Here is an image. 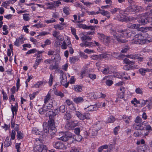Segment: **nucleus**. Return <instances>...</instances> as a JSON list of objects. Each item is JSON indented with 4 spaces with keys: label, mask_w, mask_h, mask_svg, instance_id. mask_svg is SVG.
Here are the masks:
<instances>
[{
    "label": "nucleus",
    "mask_w": 152,
    "mask_h": 152,
    "mask_svg": "<svg viewBox=\"0 0 152 152\" xmlns=\"http://www.w3.org/2000/svg\"><path fill=\"white\" fill-rule=\"evenodd\" d=\"M109 54L108 53H104L102 54H100V58H101V59L103 58H108V56L107 55H109Z\"/></svg>",
    "instance_id": "obj_42"
},
{
    "label": "nucleus",
    "mask_w": 152,
    "mask_h": 152,
    "mask_svg": "<svg viewBox=\"0 0 152 152\" xmlns=\"http://www.w3.org/2000/svg\"><path fill=\"white\" fill-rule=\"evenodd\" d=\"M73 100L74 102L79 104L83 102L84 101V99L82 97H78L74 98Z\"/></svg>",
    "instance_id": "obj_19"
},
{
    "label": "nucleus",
    "mask_w": 152,
    "mask_h": 152,
    "mask_svg": "<svg viewBox=\"0 0 152 152\" xmlns=\"http://www.w3.org/2000/svg\"><path fill=\"white\" fill-rule=\"evenodd\" d=\"M79 54L81 57H83L85 59H87L88 57V56L83 53L80 52Z\"/></svg>",
    "instance_id": "obj_56"
},
{
    "label": "nucleus",
    "mask_w": 152,
    "mask_h": 152,
    "mask_svg": "<svg viewBox=\"0 0 152 152\" xmlns=\"http://www.w3.org/2000/svg\"><path fill=\"white\" fill-rule=\"evenodd\" d=\"M147 35V34L146 33H142V34H139L137 35H136L135 36V39H136V40H137V43L141 44H145L147 40L144 38H142V36L143 37V35L144 36L145 35Z\"/></svg>",
    "instance_id": "obj_2"
},
{
    "label": "nucleus",
    "mask_w": 152,
    "mask_h": 152,
    "mask_svg": "<svg viewBox=\"0 0 152 152\" xmlns=\"http://www.w3.org/2000/svg\"><path fill=\"white\" fill-rule=\"evenodd\" d=\"M112 31L114 37L117 40L118 42L122 43H126L128 42L127 40L123 38L127 37V36L128 35L131 33H128L126 31L120 30L118 31L119 33H120V34H118V33L115 34V32L114 30Z\"/></svg>",
    "instance_id": "obj_1"
},
{
    "label": "nucleus",
    "mask_w": 152,
    "mask_h": 152,
    "mask_svg": "<svg viewBox=\"0 0 152 152\" xmlns=\"http://www.w3.org/2000/svg\"><path fill=\"white\" fill-rule=\"evenodd\" d=\"M56 132V131H50V134L49 133L48 136L50 138L51 137V139H52L53 137L55 135V133Z\"/></svg>",
    "instance_id": "obj_44"
},
{
    "label": "nucleus",
    "mask_w": 152,
    "mask_h": 152,
    "mask_svg": "<svg viewBox=\"0 0 152 152\" xmlns=\"http://www.w3.org/2000/svg\"><path fill=\"white\" fill-rule=\"evenodd\" d=\"M142 123L139 124H134L133 125V128L134 129L137 130H142L144 129V127L142 126Z\"/></svg>",
    "instance_id": "obj_14"
},
{
    "label": "nucleus",
    "mask_w": 152,
    "mask_h": 152,
    "mask_svg": "<svg viewBox=\"0 0 152 152\" xmlns=\"http://www.w3.org/2000/svg\"><path fill=\"white\" fill-rule=\"evenodd\" d=\"M11 127L13 128L15 130H12V132L11 135V138L12 140H14L15 135V130H18V126L17 124L15 125V122L13 121V120H11Z\"/></svg>",
    "instance_id": "obj_7"
},
{
    "label": "nucleus",
    "mask_w": 152,
    "mask_h": 152,
    "mask_svg": "<svg viewBox=\"0 0 152 152\" xmlns=\"http://www.w3.org/2000/svg\"><path fill=\"white\" fill-rule=\"evenodd\" d=\"M80 131V129L79 127L75 128L74 130V132L76 134H79Z\"/></svg>",
    "instance_id": "obj_59"
},
{
    "label": "nucleus",
    "mask_w": 152,
    "mask_h": 152,
    "mask_svg": "<svg viewBox=\"0 0 152 152\" xmlns=\"http://www.w3.org/2000/svg\"><path fill=\"white\" fill-rule=\"evenodd\" d=\"M74 128V123L73 121L67 122L65 126V128L67 130H73Z\"/></svg>",
    "instance_id": "obj_10"
},
{
    "label": "nucleus",
    "mask_w": 152,
    "mask_h": 152,
    "mask_svg": "<svg viewBox=\"0 0 152 152\" xmlns=\"http://www.w3.org/2000/svg\"><path fill=\"white\" fill-rule=\"evenodd\" d=\"M56 95L57 96H60L61 98L63 97L64 96V94L60 91L56 92Z\"/></svg>",
    "instance_id": "obj_62"
},
{
    "label": "nucleus",
    "mask_w": 152,
    "mask_h": 152,
    "mask_svg": "<svg viewBox=\"0 0 152 152\" xmlns=\"http://www.w3.org/2000/svg\"><path fill=\"white\" fill-rule=\"evenodd\" d=\"M11 110L13 114V117L14 115V112H15V114H16L18 110L17 107L13 106L12 105Z\"/></svg>",
    "instance_id": "obj_36"
},
{
    "label": "nucleus",
    "mask_w": 152,
    "mask_h": 152,
    "mask_svg": "<svg viewBox=\"0 0 152 152\" xmlns=\"http://www.w3.org/2000/svg\"><path fill=\"white\" fill-rule=\"evenodd\" d=\"M122 118L126 123L128 124L129 123V121L130 120L129 117L126 115H123Z\"/></svg>",
    "instance_id": "obj_47"
},
{
    "label": "nucleus",
    "mask_w": 152,
    "mask_h": 152,
    "mask_svg": "<svg viewBox=\"0 0 152 152\" xmlns=\"http://www.w3.org/2000/svg\"><path fill=\"white\" fill-rule=\"evenodd\" d=\"M45 4L47 7L46 8L47 9H52L55 6V4L52 2L46 3H45Z\"/></svg>",
    "instance_id": "obj_33"
},
{
    "label": "nucleus",
    "mask_w": 152,
    "mask_h": 152,
    "mask_svg": "<svg viewBox=\"0 0 152 152\" xmlns=\"http://www.w3.org/2000/svg\"><path fill=\"white\" fill-rule=\"evenodd\" d=\"M103 41L104 44L106 46H108L110 42V38L108 37L105 38Z\"/></svg>",
    "instance_id": "obj_39"
},
{
    "label": "nucleus",
    "mask_w": 152,
    "mask_h": 152,
    "mask_svg": "<svg viewBox=\"0 0 152 152\" xmlns=\"http://www.w3.org/2000/svg\"><path fill=\"white\" fill-rule=\"evenodd\" d=\"M97 108V104H96L94 105H90L87 107L85 108L84 109L86 111H91L96 110Z\"/></svg>",
    "instance_id": "obj_11"
},
{
    "label": "nucleus",
    "mask_w": 152,
    "mask_h": 152,
    "mask_svg": "<svg viewBox=\"0 0 152 152\" xmlns=\"http://www.w3.org/2000/svg\"><path fill=\"white\" fill-rule=\"evenodd\" d=\"M49 132V128L48 127H43V129L42 130H40L41 135L47 136Z\"/></svg>",
    "instance_id": "obj_12"
},
{
    "label": "nucleus",
    "mask_w": 152,
    "mask_h": 152,
    "mask_svg": "<svg viewBox=\"0 0 152 152\" xmlns=\"http://www.w3.org/2000/svg\"><path fill=\"white\" fill-rule=\"evenodd\" d=\"M59 34V32L58 31H55L53 32V37H56L57 39H58V35Z\"/></svg>",
    "instance_id": "obj_49"
},
{
    "label": "nucleus",
    "mask_w": 152,
    "mask_h": 152,
    "mask_svg": "<svg viewBox=\"0 0 152 152\" xmlns=\"http://www.w3.org/2000/svg\"><path fill=\"white\" fill-rule=\"evenodd\" d=\"M66 109L67 108H66L64 105H62L59 107L58 109V113L59 112H60L62 113H64L66 111Z\"/></svg>",
    "instance_id": "obj_28"
},
{
    "label": "nucleus",
    "mask_w": 152,
    "mask_h": 152,
    "mask_svg": "<svg viewBox=\"0 0 152 152\" xmlns=\"http://www.w3.org/2000/svg\"><path fill=\"white\" fill-rule=\"evenodd\" d=\"M70 59L71 62L73 63H75L76 61L78 60V58L76 57H70Z\"/></svg>",
    "instance_id": "obj_53"
},
{
    "label": "nucleus",
    "mask_w": 152,
    "mask_h": 152,
    "mask_svg": "<svg viewBox=\"0 0 152 152\" xmlns=\"http://www.w3.org/2000/svg\"><path fill=\"white\" fill-rule=\"evenodd\" d=\"M134 121L136 124H140L142 123V124L144 123V122H142V118L139 116H137L134 120Z\"/></svg>",
    "instance_id": "obj_31"
},
{
    "label": "nucleus",
    "mask_w": 152,
    "mask_h": 152,
    "mask_svg": "<svg viewBox=\"0 0 152 152\" xmlns=\"http://www.w3.org/2000/svg\"><path fill=\"white\" fill-rule=\"evenodd\" d=\"M98 35L99 39L101 40H104V39L105 38L104 35L102 34H100V33H98Z\"/></svg>",
    "instance_id": "obj_57"
},
{
    "label": "nucleus",
    "mask_w": 152,
    "mask_h": 152,
    "mask_svg": "<svg viewBox=\"0 0 152 152\" xmlns=\"http://www.w3.org/2000/svg\"><path fill=\"white\" fill-rule=\"evenodd\" d=\"M103 73L105 75L110 73V68L108 67H106L104 68L102 71Z\"/></svg>",
    "instance_id": "obj_35"
},
{
    "label": "nucleus",
    "mask_w": 152,
    "mask_h": 152,
    "mask_svg": "<svg viewBox=\"0 0 152 152\" xmlns=\"http://www.w3.org/2000/svg\"><path fill=\"white\" fill-rule=\"evenodd\" d=\"M10 4L9 1H6L4 2L2 4V5L6 8H7V7L9 6Z\"/></svg>",
    "instance_id": "obj_58"
},
{
    "label": "nucleus",
    "mask_w": 152,
    "mask_h": 152,
    "mask_svg": "<svg viewBox=\"0 0 152 152\" xmlns=\"http://www.w3.org/2000/svg\"><path fill=\"white\" fill-rule=\"evenodd\" d=\"M101 14L102 15L107 16L108 18H109L110 17L109 15L110 13L108 11L103 10V11L101 12Z\"/></svg>",
    "instance_id": "obj_38"
},
{
    "label": "nucleus",
    "mask_w": 152,
    "mask_h": 152,
    "mask_svg": "<svg viewBox=\"0 0 152 152\" xmlns=\"http://www.w3.org/2000/svg\"><path fill=\"white\" fill-rule=\"evenodd\" d=\"M124 62L126 64H128L131 67V69H134L136 68H138L137 66V65H134L135 64L134 61H130L129 59L126 58L124 60Z\"/></svg>",
    "instance_id": "obj_4"
},
{
    "label": "nucleus",
    "mask_w": 152,
    "mask_h": 152,
    "mask_svg": "<svg viewBox=\"0 0 152 152\" xmlns=\"http://www.w3.org/2000/svg\"><path fill=\"white\" fill-rule=\"evenodd\" d=\"M118 77L122 79L124 78L126 80H128L130 79V76L128 75L127 73H124L121 74L120 77L118 76Z\"/></svg>",
    "instance_id": "obj_26"
},
{
    "label": "nucleus",
    "mask_w": 152,
    "mask_h": 152,
    "mask_svg": "<svg viewBox=\"0 0 152 152\" xmlns=\"http://www.w3.org/2000/svg\"><path fill=\"white\" fill-rule=\"evenodd\" d=\"M53 145L55 148L58 149H63L65 147L64 145L60 141L53 142Z\"/></svg>",
    "instance_id": "obj_8"
},
{
    "label": "nucleus",
    "mask_w": 152,
    "mask_h": 152,
    "mask_svg": "<svg viewBox=\"0 0 152 152\" xmlns=\"http://www.w3.org/2000/svg\"><path fill=\"white\" fill-rule=\"evenodd\" d=\"M64 118L66 120L68 121L72 118L71 114L67 111L66 112L64 116Z\"/></svg>",
    "instance_id": "obj_25"
},
{
    "label": "nucleus",
    "mask_w": 152,
    "mask_h": 152,
    "mask_svg": "<svg viewBox=\"0 0 152 152\" xmlns=\"http://www.w3.org/2000/svg\"><path fill=\"white\" fill-rule=\"evenodd\" d=\"M50 94H48L44 98V103L45 104L50 99Z\"/></svg>",
    "instance_id": "obj_43"
},
{
    "label": "nucleus",
    "mask_w": 152,
    "mask_h": 152,
    "mask_svg": "<svg viewBox=\"0 0 152 152\" xmlns=\"http://www.w3.org/2000/svg\"><path fill=\"white\" fill-rule=\"evenodd\" d=\"M73 88L74 90L78 92H81L83 90L82 87L80 85H74Z\"/></svg>",
    "instance_id": "obj_20"
},
{
    "label": "nucleus",
    "mask_w": 152,
    "mask_h": 152,
    "mask_svg": "<svg viewBox=\"0 0 152 152\" xmlns=\"http://www.w3.org/2000/svg\"><path fill=\"white\" fill-rule=\"evenodd\" d=\"M53 77L52 74H50V79L49 81V85L50 86H52L53 83Z\"/></svg>",
    "instance_id": "obj_50"
},
{
    "label": "nucleus",
    "mask_w": 152,
    "mask_h": 152,
    "mask_svg": "<svg viewBox=\"0 0 152 152\" xmlns=\"http://www.w3.org/2000/svg\"><path fill=\"white\" fill-rule=\"evenodd\" d=\"M43 107L44 110L46 112L48 111H49L50 110H52L53 109V105L50 104H46Z\"/></svg>",
    "instance_id": "obj_16"
},
{
    "label": "nucleus",
    "mask_w": 152,
    "mask_h": 152,
    "mask_svg": "<svg viewBox=\"0 0 152 152\" xmlns=\"http://www.w3.org/2000/svg\"><path fill=\"white\" fill-rule=\"evenodd\" d=\"M80 39L82 41H86V40L90 41L92 39V37H91L83 35L81 37Z\"/></svg>",
    "instance_id": "obj_27"
},
{
    "label": "nucleus",
    "mask_w": 152,
    "mask_h": 152,
    "mask_svg": "<svg viewBox=\"0 0 152 152\" xmlns=\"http://www.w3.org/2000/svg\"><path fill=\"white\" fill-rule=\"evenodd\" d=\"M125 90L124 87H120L119 89L118 90V97L120 98H123L124 97V93L125 92Z\"/></svg>",
    "instance_id": "obj_13"
},
{
    "label": "nucleus",
    "mask_w": 152,
    "mask_h": 152,
    "mask_svg": "<svg viewBox=\"0 0 152 152\" xmlns=\"http://www.w3.org/2000/svg\"><path fill=\"white\" fill-rule=\"evenodd\" d=\"M58 68V64L57 63H55V64L53 66L52 65H50L49 67V69L51 70L57 69Z\"/></svg>",
    "instance_id": "obj_37"
},
{
    "label": "nucleus",
    "mask_w": 152,
    "mask_h": 152,
    "mask_svg": "<svg viewBox=\"0 0 152 152\" xmlns=\"http://www.w3.org/2000/svg\"><path fill=\"white\" fill-rule=\"evenodd\" d=\"M40 129L37 130H33L32 131V133L33 134H35L36 135H40Z\"/></svg>",
    "instance_id": "obj_51"
},
{
    "label": "nucleus",
    "mask_w": 152,
    "mask_h": 152,
    "mask_svg": "<svg viewBox=\"0 0 152 152\" xmlns=\"http://www.w3.org/2000/svg\"><path fill=\"white\" fill-rule=\"evenodd\" d=\"M139 72L142 75H144L146 72H152V69H144L143 68H140L139 70Z\"/></svg>",
    "instance_id": "obj_15"
},
{
    "label": "nucleus",
    "mask_w": 152,
    "mask_h": 152,
    "mask_svg": "<svg viewBox=\"0 0 152 152\" xmlns=\"http://www.w3.org/2000/svg\"><path fill=\"white\" fill-rule=\"evenodd\" d=\"M115 121V118L113 116H110L106 121L107 123H113Z\"/></svg>",
    "instance_id": "obj_32"
},
{
    "label": "nucleus",
    "mask_w": 152,
    "mask_h": 152,
    "mask_svg": "<svg viewBox=\"0 0 152 152\" xmlns=\"http://www.w3.org/2000/svg\"><path fill=\"white\" fill-rule=\"evenodd\" d=\"M58 113V109L54 110V112L53 111H49L46 113V116L49 117V120L54 119V117Z\"/></svg>",
    "instance_id": "obj_5"
},
{
    "label": "nucleus",
    "mask_w": 152,
    "mask_h": 152,
    "mask_svg": "<svg viewBox=\"0 0 152 152\" xmlns=\"http://www.w3.org/2000/svg\"><path fill=\"white\" fill-rule=\"evenodd\" d=\"M139 20L142 25H145L151 22V18L149 17H146L145 15L142 16Z\"/></svg>",
    "instance_id": "obj_6"
},
{
    "label": "nucleus",
    "mask_w": 152,
    "mask_h": 152,
    "mask_svg": "<svg viewBox=\"0 0 152 152\" xmlns=\"http://www.w3.org/2000/svg\"><path fill=\"white\" fill-rule=\"evenodd\" d=\"M139 56H138L137 58V59L139 62H141L143 61L144 58L139 53Z\"/></svg>",
    "instance_id": "obj_46"
},
{
    "label": "nucleus",
    "mask_w": 152,
    "mask_h": 152,
    "mask_svg": "<svg viewBox=\"0 0 152 152\" xmlns=\"http://www.w3.org/2000/svg\"><path fill=\"white\" fill-rule=\"evenodd\" d=\"M142 9V7L141 6H136L132 7L131 9L129 10L130 11H134L136 12H139Z\"/></svg>",
    "instance_id": "obj_17"
},
{
    "label": "nucleus",
    "mask_w": 152,
    "mask_h": 152,
    "mask_svg": "<svg viewBox=\"0 0 152 152\" xmlns=\"http://www.w3.org/2000/svg\"><path fill=\"white\" fill-rule=\"evenodd\" d=\"M106 84L108 86H110L113 83V82L112 80H107L105 82Z\"/></svg>",
    "instance_id": "obj_45"
},
{
    "label": "nucleus",
    "mask_w": 152,
    "mask_h": 152,
    "mask_svg": "<svg viewBox=\"0 0 152 152\" xmlns=\"http://www.w3.org/2000/svg\"><path fill=\"white\" fill-rule=\"evenodd\" d=\"M48 125L49 126V128H50V131H56V129L55 127L54 119L49 120L48 121Z\"/></svg>",
    "instance_id": "obj_9"
},
{
    "label": "nucleus",
    "mask_w": 152,
    "mask_h": 152,
    "mask_svg": "<svg viewBox=\"0 0 152 152\" xmlns=\"http://www.w3.org/2000/svg\"><path fill=\"white\" fill-rule=\"evenodd\" d=\"M82 138V136L79 134H76V135H74L73 137V141L75 140L80 142Z\"/></svg>",
    "instance_id": "obj_22"
},
{
    "label": "nucleus",
    "mask_w": 152,
    "mask_h": 152,
    "mask_svg": "<svg viewBox=\"0 0 152 152\" xmlns=\"http://www.w3.org/2000/svg\"><path fill=\"white\" fill-rule=\"evenodd\" d=\"M43 84V82L42 81H40L38 82L37 83L35 84L34 85V86L36 88H39L40 86L42 85Z\"/></svg>",
    "instance_id": "obj_60"
},
{
    "label": "nucleus",
    "mask_w": 152,
    "mask_h": 152,
    "mask_svg": "<svg viewBox=\"0 0 152 152\" xmlns=\"http://www.w3.org/2000/svg\"><path fill=\"white\" fill-rule=\"evenodd\" d=\"M60 78L61 80V84H62V82H63V80H64V81H66V77L64 73L62 71H60Z\"/></svg>",
    "instance_id": "obj_23"
},
{
    "label": "nucleus",
    "mask_w": 152,
    "mask_h": 152,
    "mask_svg": "<svg viewBox=\"0 0 152 152\" xmlns=\"http://www.w3.org/2000/svg\"><path fill=\"white\" fill-rule=\"evenodd\" d=\"M86 47H91L93 45V42H88L86 41H85Z\"/></svg>",
    "instance_id": "obj_55"
},
{
    "label": "nucleus",
    "mask_w": 152,
    "mask_h": 152,
    "mask_svg": "<svg viewBox=\"0 0 152 152\" xmlns=\"http://www.w3.org/2000/svg\"><path fill=\"white\" fill-rule=\"evenodd\" d=\"M38 93V92L37 91L36 92H34L32 94H30L29 96L30 97V99L31 100L33 99L35 97V96L37 94V93Z\"/></svg>",
    "instance_id": "obj_54"
},
{
    "label": "nucleus",
    "mask_w": 152,
    "mask_h": 152,
    "mask_svg": "<svg viewBox=\"0 0 152 152\" xmlns=\"http://www.w3.org/2000/svg\"><path fill=\"white\" fill-rule=\"evenodd\" d=\"M91 58L93 60H99L101 59L100 54L99 55H93L91 56Z\"/></svg>",
    "instance_id": "obj_34"
},
{
    "label": "nucleus",
    "mask_w": 152,
    "mask_h": 152,
    "mask_svg": "<svg viewBox=\"0 0 152 152\" xmlns=\"http://www.w3.org/2000/svg\"><path fill=\"white\" fill-rule=\"evenodd\" d=\"M59 139L60 140H62L64 142H66L68 140L70 141V140H69V138H68L65 134L59 138Z\"/></svg>",
    "instance_id": "obj_40"
},
{
    "label": "nucleus",
    "mask_w": 152,
    "mask_h": 152,
    "mask_svg": "<svg viewBox=\"0 0 152 152\" xmlns=\"http://www.w3.org/2000/svg\"><path fill=\"white\" fill-rule=\"evenodd\" d=\"M54 28L56 29H60V30H62L63 28V27L59 24L54 25Z\"/></svg>",
    "instance_id": "obj_52"
},
{
    "label": "nucleus",
    "mask_w": 152,
    "mask_h": 152,
    "mask_svg": "<svg viewBox=\"0 0 152 152\" xmlns=\"http://www.w3.org/2000/svg\"><path fill=\"white\" fill-rule=\"evenodd\" d=\"M65 135L69 138V140L73 142V137L74 135H72V134L69 132H67L65 133Z\"/></svg>",
    "instance_id": "obj_24"
},
{
    "label": "nucleus",
    "mask_w": 152,
    "mask_h": 152,
    "mask_svg": "<svg viewBox=\"0 0 152 152\" xmlns=\"http://www.w3.org/2000/svg\"><path fill=\"white\" fill-rule=\"evenodd\" d=\"M111 56L115 58L119 59L123 57V56H124V55L121 54L119 55V54L118 53L114 52L111 53Z\"/></svg>",
    "instance_id": "obj_21"
},
{
    "label": "nucleus",
    "mask_w": 152,
    "mask_h": 152,
    "mask_svg": "<svg viewBox=\"0 0 152 152\" xmlns=\"http://www.w3.org/2000/svg\"><path fill=\"white\" fill-rule=\"evenodd\" d=\"M37 52V50L34 49H32L31 50H29L28 51V52L26 53V54H30L32 53H34Z\"/></svg>",
    "instance_id": "obj_61"
},
{
    "label": "nucleus",
    "mask_w": 152,
    "mask_h": 152,
    "mask_svg": "<svg viewBox=\"0 0 152 152\" xmlns=\"http://www.w3.org/2000/svg\"><path fill=\"white\" fill-rule=\"evenodd\" d=\"M34 150L36 152H47V151L46 146L43 144L36 146L34 148Z\"/></svg>",
    "instance_id": "obj_3"
},
{
    "label": "nucleus",
    "mask_w": 152,
    "mask_h": 152,
    "mask_svg": "<svg viewBox=\"0 0 152 152\" xmlns=\"http://www.w3.org/2000/svg\"><path fill=\"white\" fill-rule=\"evenodd\" d=\"M139 53L135 54L128 55L126 56L128 58L132 59H137Z\"/></svg>",
    "instance_id": "obj_29"
},
{
    "label": "nucleus",
    "mask_w": 152,
    "mask_h": 152,
    "mask_svg": "<svg viewBox=\"0 0 152 152\" xmlns=\"http://www.w3.org/2000/svg\"><path fill=\"white\" fill-rule=\"evenodd\" d=\"M120 18H119L118 19L121 22L125 21L126 22L127 17H126L125 16L121 14L120 15Z\"/></svg>",
    "instance_id": "obj_30"
},
{
    "label": "nucleus",
    "mask_w": 152,
    "mask_h": 152,
    "mask_svg": "<svg viewBox=\"0 0 152 152\" xmlns=\"http://www.w3.org/2000/svg\"><path fill=\"white\" fill-rule=\"evenodd\" d=\"M136 20V18L134 17L131 16H129L127 17L126 22H131Z\"/></svg>",
    "instance_id": "obj_41"
},
{
    "label": "nucleus",
    "mask_w": 152,
    "mask_h": 152,
    "mask_svg": "<svg viewBox=\"0 0 152 152\" xmlns=\"http://www.w3.org/2000/svg\"><path fill=\"white\" fill-rule=\"evenodd\" d=\"M101 128L97 129L96 128L95 129H92V130H90L89 131V134L92 136H95L97 134L98 131Z\"/></svg>",
    "instance_id": "obj_18"
},
{
    "label": "nucleus",
    "mask_w": 152,
    "mask_h": 152,
    "mask_svg": "<svg viewBox=\"0 0 152 152\" xmlns=\"http://www.w3.org/2000/svg\"><path fill=\"white\" fill-rule=\"evenodd\" d=\"M69 9L68 7H64L63 9L64 12L66 15H68L69 14Z\"/></svg>",
    "instance_id": "obj_48"
},
{
    "label": "nucleus",
    "mask_w": 152,
    "mask_h": 152,
    "mask_svg": "<svg viewBox=\"0 0 152 152\" xmlns=\"http://www.w3.org/2000/svg\"><path fill=\"white\" fill-rule=\"evenodd\" d=\"M140 25V24H132V28L133 29H137L139 28Z\"/></svg>",
    "instance_id": "obj_64"
},
{
    "label": "nucleus",
    "mask_w": 152,
    "mask_h": 152,
    "mask_svg": "<svg viewBox=\"0 0 152 152\" xmlns=\"http://www.w3.org/2000/svg\"><path fill=\"white\" fill-rule=\"evenodd\" d=\"M79 148L75 147L71 150L70 152H79Z\"/></svg>",
    "instance_id": "obj_63"
}]
</instances>
